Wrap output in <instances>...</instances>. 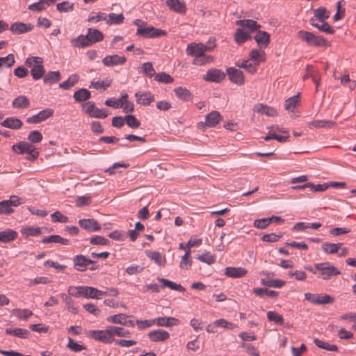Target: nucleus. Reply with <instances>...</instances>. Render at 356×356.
<instances>
[{
  "instance_id": "obj_57",
  "label": "nucleus",
  "mask_w": 356,
  "mask_h": 356,
  "mask_svg": "<svg viewBox=\"0 0 356 356\" xmlns=\"http://www.w3.org/2000/svg\"><path fill=\"white\" fill-rule=\"evenodd\" d=\"M15 63L13 54H10L5 57H0V67H10Z\"/></svg>"
},
{
  "instance_id": "obj_53",
  "label": "nucleus",
  "mask_w": 356,
  "mask_h": 356,
  "mask_svg": "<svg viewBox=\"0 0 356 356\" xmlns=\"http://www.w3.org/2000/svg\"><path fill=\"white\" fill-rule=\"evenodd\" d=\"M74 3L67 1H63L56 5V9L60 13H67L72 11L74 9Z\"/></svg>"
},
{
  "instance_id": "obj_32",
  "label": "nucleus",
  "mask_w": 356,
  "mask_h": 356,
  "mask_svg": "<svg viewBox=\"0 0 356 356\" xmlns=\"http://www.w3.org/2000/svg\"><path fill=\"white\" fill-rule=\"evenodd\" d=\"M5 332L7 334L13 335L20 339H26L30 335V332L28 330L22 328H7L6 329Z\"/></svg>"
},
{
  "instance_id": "obj_48",
  "label": "nucleus",
  "mask_w": 356,
  "mask_h": 356,
  "mask_svg": "<svg viewBox=\"0 0 356 356\" xmlns=\"http://www.w3.org/2000/svg\"><path fill=\"white\" fill-rule=\"evenodd\" d=\"M329 17L327 9L324 7H321L314 10V16L312 18H314L315 21H323L328 19Z\"/></svg>"
},
{
  "instance_id": "obj_62",
  "label": "nucleus",
  "mask_w": 356,
  "mask_h": 356,
  "mask_svg": "<svg viewBox=\"0 0 356 356\" xmlns=\"http://www.w3.org/2000/svg\"><path fill=\"white\" fill-rule=\"evenodd\" d=\"M237 65L241 68H244L248 72L253 74L257 70V65L250 63L248 60H243L241 63H238Z\"/></svg>"
},
{
  "instance_id": "obj_6",
  "label": "nucleus",
  "mask_w": 356,
  "mask_h": 356,
  "mask_svg": "<svg viewBox=\"0 0 356 356\" xmlns=\"http://www.w3.org/2000/svg\"><path fill=\"white\" fill-rule=\"evenodd\" d=\"M305 299L314 305L332 304L334 301V297L327 294H316L305 293Z\"/></svg>"
},
{
  "instance_id": "obj_64",
  "label": "nucleus",
  "mask_w": 356,
  "mask_h": 356,
  "mask_svg": "<svg viewBox=\"0 0 356 356\" xmlns=\"http://www.w3.org/2000/svg\"><path fill=\"white\" fill-rule=\"evenodd\" d=\"M197 259L202 262L207 264H212L216 261L215 257L209 252L199 255Z\"/></svg>"
},
{
  "instance_id": "obj_5",
  "label": "nucleus",
  "mask_w": 356,
  "mask_h": 356,
  "mask_svg": "<svg viewBox=\"0 0 356 356\" xmlns=\"http://www.w3.org/2000/svg\"><path fill=\"white\" fill-rule=\"evenodd\" d=\"M136 35L145 38H158L166 35L167 32L146 24L144 28L137 29Z\"/></svg>"
},
{
  "instance_id": "obj_10",
  "label": "nucleus",
  "mask_w": 356,
  "mask_h": 356,
  "mask_svg": "<svg viewBox=\"0 0 356 356\" xmlns=\"http://www.w3.org/2000/svg\"><path fill=\"white\" fill-rule=\"evenodd\" d=\"M227 74L229 80L238 86L244 83V76L242 71L234 67H229L227 69Z\"/></svg>"
},
{
  "instance_id": "obj_33",
  "label": "nucleus",
  "mask_w": 356,
  "mask_h": 356,
  "mask_svg": "<svg viewBox=\"0 0 356 356\" xmlns=\"http://www.w3.org/2000/svg\"><path fill=\"white\" fill-rule=\"evenodd\" d=\"M158 281L162 284L163 287H168L172 290H175L179 292H184L186 290L181 284H177L165 278L158 277Z\"/></svg>"
},
{
  "instance_id": "obj_61",
  "label": "nucleus",
  "mask_w": 356,
  "mask_h": 356,
  "mask_svg": "<svg viewBox=\"0 0 356 356\" xmlns=\"http://www.w3.org/2000/svg\"><path fill=\"white\" fill-rule=\"evenodd\" d=\"M125 122H126L127 124L132 129H137L140 125V122L133 115H126L125 116Z\"/></svg>"
},
{
  "instance_id": "obj_23",
  "label": "nucleus",
  "mask_w": 356,
  "mask_h": 356,
  "mask_svg": "<svg viewBox=\"0 0 356 356\" xmlns=\"http://www.w3.org/2000/svg\"><path fill=\"white\" fill-rule=\"evenodd\" d=\"M0 124L6 128L11 129H20L23 123L21 120L10 117L6 118L3 122L0 123Z\"/></svg>"
},
{
  "instance_id": "obj_16",
  "label": "nucleus",
  "mask_w": 356,
  "mask_h": 356,
  "mask_svg": "<svg viewBox=\"0 0 356 356\" xmlns=\"http://www.w3.org/2000/svg\"><path fill=\"white\" fill-rule=\"evenodd\" d=\"M135 97L136 98V102L138 104H141L143 106H148L152 102L154 101V97L150 92H137L135 94Z\"/></svg>"
},
{
  "instance_id": "obj_59",
  "label": "nucleus",
  "mask_w": 356,
  "mask_h": 356,
  "mask_svg": "<svg viewBox=\"0 0 356 356\" xmlns=\"http://www.w3.org/2000/svg\"><path fill=\"white\" fill-rule=\"evenodd\" d=\"M190 250L186 249L184 255L181 257L179 266L181 268L188 269L191 266V261L189 259Z\"/></svg>"
},
{
  "instance_id": "obj_28",
  "label": "nucleus",
  "mask_w": 356,
  "mask_h": 356,
  "mask_svg": "<svg viewBox=\"0 0 356 356\" xmlns=\"http://www.w3.org/2000/svg\"><path fill=\"white\" fill-rule=\"evenodd\" d=\"M86 261V256L83 254L76 255L72 259L74 268L80 272L86 271L87 270Z\"/></svg>"
},
{
  "instance_id": "obj_12",
  "label": "nucleus",
  "mask_w": 356,
  "mask_h": 356,
  "mask_svg": "<svg viewBox=\"0 0 356 356\" xmlns=\"http://www.w3.org/2000/svg\"><path fill=\"white\" fill-rule=\"evenodd\" d=\"M166 6L173 12L184 15L186 13V3L181 0H166Z\"/></svg>"
},
{
  "instance_id": "obj_55",
  "label": "nucleus",
  "mask_w": 356,
  "mask_h": 356,
  "mask_svg": "<svg viewBox=\"0 0 356 356\" xmlns=\"http://www.w3.org/2000/svg\"><path fill=\"white\" fill-rule=\"evenodd\" d=\"M154 80L159 83H170L173 82L174 79L165 72H161L155 74Z\"/></svg>"
},
{
  "instance_id": "obj_51",
  "label": "nucleus",
  "mask_w": 356,
  "mask_h": 356,
  "mask_svg": "<svg viewBox=\"0 0 356 356\" xmlns=\"http://www.w3.org/2000/svg\"><path fill=\"white\" fill-rule=\"evenodd\" d=\"M106 320L108 322L112 323L120 324L123 325H127L126 316L123 314L110 316L106 318Z\"/></svg>"
},
{
  "instance_id": "obj_52",
  "label": "nucleus",
  "mask_w": 356,
  "mask_h": 356,
  "mask_svg": "<svg viewBox=\"0 0 356 356\" xmlns=\"http://www.w3.org/2000/svg\"><path fill=\"white\" fill-rule=\"evenodd\" d=\"M261 284L267 286L268 287H275V288H281L285 284V282L279 280V279H275V280H261Z\"/></svg>"
},
{
  "instance_id": "obj_56",
  "label": "nucleus",
  "mask_w": 356,
  "mask_h": 356,
  "mask_svg": "<svg viewBox=\"0 0 356 356\" xmlns=\"http://www.w3.org/2000/svg\"><path fill=\"white\" fill-rule=\"evenodd\" d=\"M40 233L41 229L40 227H27L22 229V234L26 237L37 236Z\"/></svg>"
},
{
  "instance_id": "obj_25",
  "label": "nucleus",
  "mask_w": 356,
  "mask_h": 356,
  "mask_svg": "<svg viewBox=\"0 0 356 356\" xmlns=\"http://www.w3.org/2000/svg\"><path fill=\"white\" fill-rule=\"evenodd\" d=\"M251 38L250 31L238 28L234 33V41L238 44H242Z\"/></svg>"
},
{
  "instance_id": "obj_7",
  "label": "nucleus",
  "mask_w": 356,
  "mask_h": 356,
  "mask_svg": "<svg viewBox=\"0 0 356 356\" xmlns=\"http://www.w3.org/2000/svg\"><path fill=\"white\" fill-rule=\"evenodd\" d=\"M211 49L212 47H207L202 43L192 42L188 44L186 52L188 55L197 58L201 56H203L206 51H211Z\"/></svg>"
},
{
  "instance_id": "obj_9",
  "label": "nucleus",
  "mask_w": 356,
  "mask_h": 356,
  "mask_svg": "<svg viewBox=\"0 0 356 356\" xmlns=\"http://www.w3.org/2000/svg\"><path fill=\"white\" fill-rule=\"evenodd\" d=\"M225 78V74L220 69L212 68L209 70L203 76V79L208 82L219 83Z\"/></svg>"
},
{
  "instance_id": "obj_46",
  "label": "nucleus",
  "mask_w": 356,
  "mask_h": 356,
  "mask_svg": "<svg viewBox=\"0 0 356 356\" xmlns=\"http://www.w3.org/2000/svg\"><path fill=\"white\" fill-rule=\"evenodd\" d=\"M314 343L315 345L318 347L319 348L324 349L328 351H337L338 347L336 345H331L327 342H325L322 340H320L318 339H315L314 340Z\"/></svg>"
},
{
  "instance_id": "obj_22",
  "label": "nucleus",
  "mask_w": 356,
  "mask_h": 356,
  "mask_svg": "<svg viewBox=\"0 0 356 356\" xmlns=\"http://www.w3.org/2000/svg\"><path fill=\"white\" fill-rule=\"evenodd\" d=\"M87 37L90 46L92 44L100 42L104 39V34L96 29L89 28L87 31Z\"/></svg>"
},
{
  "instance_id": "obj_58",
  "label": "nucleus",
  "mask_w": 356,
  "mask_h": 356,
  "mask_svg": "<svg viewBox=\"0 0 356 356\" xmlns=\"http://www.w3.org/2000/svg\"><path fill=\"white\" fill-rule=\"evenodd\" d=\"M213 325L226 328L228 330H234V328H236L237 327L236 325H235L232 323L228 322L227 321H226L224 318L216 320L213 322Z\"/></svg>"
},
{
  "instance_id": "obj_8",
  "label": "nucleus",
  "mask_w": 356,
  "mask_h": 356,
  "mask_svg": "<svg viewBox=\"0 0 356 356\" xmlns=\"http://www.w3.org/2000/svg\"><path fill=\"white\" fill-rule=\"evenodd\" d=\"M83 108L85 112L92 118L104 119L108 115L105 110L96 107L95 104L92 102H87Z\"/></svg>"
},
{
  "instance_id": "obj_38",
  "label": "nucleus",
  "mask_w": 356,
  "mask_h": 356,
  "mask_svg": "<svg viewBox=\"0 0 356 356\" xmlns=\"http://www.w3.org/2000/svg\"><path fill=\"white\" fill-rule=\"evenodd\" d=\"M124 17L122 13L115 14L114 13L106 15V22L107 24H120L124 22Z\"/></svg>"
},
{
  "instance_id": "obj_20",
  "label": "nucleus",
  "mask_w": 356,
  "mask_h": 356,
  "mask_svg": "<svg viewBox=\"0 0 356 356\" xmlns=\"http://www.w3.org/2000/svg\"><path fill=\"white\" fill-rule=\"evenodd\" d=\"M79 224L82 228L90 232L98 231L101 229L99 224L95 219H81L79 220Z\"/></svg>"
},
{
  "instance_id": "obj_29",
  "label": "nucleus",
  "mask_w": 356,
  "mask_h": 356,
  "mask_svg": "<svg viewBox=\"0 0 356 356\" xmlns=\"http://www.w3.org/2000/svg\"><path fill=\"white\" fill-rule=\"evenodd\" d=\"M254 111L258 113L265 114L267 116L273 117L277 115V111L273 108L264 105L262 104H258L254 106Z\"/></svg>"
},
{
  "instance_id": "obj_24",
  "label": "nucleus",
  "mask_w": 356,
  "mask_h": 356,
  "mask_svg": "<svg viewBox=\"0 0 356 356\" xmlns=\"http://www.w3.org/2000/svg\"><path fill=\"white\" fill-rule=\"evenodd\" d=\"M254 38L261 49L266 48L270 42V35L266 31L257 32Z\"/></svg>"
},
{
  "instance_id": "obj_50",
  "label": "nucleus",
  "mask_w": 356,
  "mask_h": 356,
  "mask_svg": "<svg viewBox=\"0 0 356 356\" xmlns=\"http://www.w3.org/2000/svg\"><path fill=\"white\" fill-rule=\"evenodd\" d=\"M213 61V58L210 55H206L204 53L203 56L195 58L193 61V64L198 66H202L211 63Z\"/></svg>"
},
{
  "instance_id": "obj_41",
  "label": "nucleus",
  "mask_w": 356,
  "mask_h": 356,
  "mask_svg": "<svg viewBox=\"0 0 356 356\" xmlns=\"http://www.w3.org/2000/svg\"><path fill=\"white\" fill-rule=\"evenodd\" d=\"M79 80V76L76 74H72L67 80L60 83L59 87L63 90H69L73 87Z\"/></svg>"
},
{
  "instance_id": "obj_11",
  "label": "nucleus",
  "mask_w": 356,
  "mask_h": 356,
  "mask_svg": "<svg viewBox=\"0 0 356 356\" xmlns=\"http://www.w3.org/2000/svg\"><path fill=\"white\" fill-rule=\"evenodd\" d=\"M126 60L125 56L113 54L105 56L102 60V63L106 67H113L122 65L125 63Z\"/></svg>"
},
{
  "instance_id": "obj_63",
  "label": "nucleus",
  "mask_w": 356,
  "mask_h": 356,
  "mask_svg": "<svg viewBox=\"0 0 356 356\" xmlns=\"http://www.w3.org/2000/svg\"><path fill=\"white\" fill-rule=\"evenodd\" d=\"M270 223V219H269V218H261V219H257L254 221V227L257 228V229H265L266 228Z\"/></svg>"
},
{
  "instance_id": "obj_30",
  "label": "nucleus",
  "mask_w": 356,
  "mask_h": 356,
  "mask_svg": "<svg viewBox=\"0 0 356 356\" xmlns=\"http://www.w3.org/2000/svg\"><path fill=\"white\" fill-rule=\"evenodd\" d=\"M12 106L15 108H27L30 106V101L25 95H19L13 100Z\"/></svg>"
},
{
  "instance_id": "obj_31",
  "label": "nucleus",
  "mask_w": 356,
  "mask_h": 356,
  "mask_svg": "<svg viewBox=\"0 0 356 356\" xmlns=\"http://www.w3.org/2000/svg\"><path fill=\"white\" fill-rule=\"evenodd\" d=\"M17 237V233L10 229H7L4 231L0 232V242L7 243L11 242Z\"/></svg>"
},
{
  "instance_id": "obj_21",
  "label": "nucleus",
  "mask_w": 356,
  "mask_h": 356,
  "mask_svg": "<svg viewBox=\"0 0 356 356\" xmlns=\"http://www.w3.org/2000/svg\"><path fill=\"white\" fill-rule=\"evenodd\" d=\"M33 145L26 141H20L19 143L15 144L12 146V149L16 154H23L30 152L33 147Z\"/></svg>"
},
{
  "instance_id": "obj_4",
  "label": "nucleus",
  "mask_w": 356,
  "mask_h": 356,
  "mask_svg": "<svg viewBox=\"0 0 356 356\" xmlns=\"http://www.w3.org/2000/svg\"><path fill=\"white\" fill-rule=\"evenodd\" d=\"M89 335L94 340L108 344L115 341L112 336L111 325L107 326L105 330H90Z\"/></svg>"
},
{
  "instance_id": "obj_36",
  "label": "nucleus",
  "mask_w": 356,
  "mask_h": 356,
  "mask_svg": "<svg viewBox=\"0 0 356 356\" xmlns=\"http://www.w3.org/2000/svg\"><path fill=\"white\" fill-rule=\"evenodd\" d=\"M147 256L155 264L160 266H163L165 264V258L159 252L150 251L147 252Z\"/></svg>"
},
{
  "instance_id": "obj_60",
  "label": "nucleus",
  "mask_w": 356,
  "mask_h": 356,
  "mask_svg": "<svg viewBox=\"0 0 356 356\" xmlns=\"http://www.w3.org/2000/svg\"><path fill=\"white\" fill-rule=\"evenodd\" d=\"M142 71L148 77H152L156 74L155 70L151 62L143 63L142 65Z\"/></svg>"
},
{
  "instance_id": "obj_34",
  "label": "nucleus",
  "mask_w": 356,
  "mask_h": 356,
  "mask_svg": "<svg viewBox=\"0 0 356 356\" xmlns=\"http://www.w3.org/2000/svg\"><path fill=\"white\" fill-rule=\"evenodd\" d=\"M61 79L59 71H51L44 76L43 81L45 84H54Z\"/></svg>"
},
{
  "instance_id": "obj_15",
  "label": "nucleus",
  "mask_w": 356,
  "mask_h": 356,
  "mask_svg": "<svg viewBox=\"0 0 356 356\" xmlns=\"http://www.w3.org/2000/svg\"><path fill=\"white\" fill-rule=\"evenodd\" d=\"M148 337L153 342H162L170 338V333L165 330L158 329L149 332Z\"/></svg>"
},
{
  "instance_id": "obj_45",
  "label": "nucleus",
  "mask_w": 356,
  "mask_h": 356,
  "mask_svg": "<svg viewBox=\"0 0 356 356\" xmlns=\"http://www.w3.org/2000/svg\"><path fill=\"white\" fill-rule=\"evenodd\" d=\"M111 330L112 332V336L114 338L115 336H118L119 337H130V332L122 327H118V326H113L111 325Z\"/></svg>"
},
{
  "instance_id": "obj_37",
  "label": "nucleus",
  "mask_w": 356,
  "mask_h": 356,
  "mask_svg": "<svg viewBox=\"0 0 356 356\" xmlns=\"http://www.w3.org/2000/svg\"><path fill=\"white\" fill-rule=\"evenodd\" d=\"M13 316L20 320H27L33 314V312L27 309H14L11 311Z\"/></svg>"
},
{
  "instance_id": "obj_47",
  "label": "nucleus",
  "mask_w": 356,
  "mask_h": 356,
  "mask_svg": "<svg viewBox=\"0 0 356 356\" xmlns=\"http://www.w3.org/2000/svg\"><path fill=\"white\" fill-rule=\"evenodd\" d=\"M299 94L287 99L284 104V108L289 111H293L300 101Z\"/></svg>"
},
{
  "instance_id": "obj_13",
  "label": "nucleus",
  "mask_w": 356,
  "mask_h": 356,
  "mask_svg": "<svg viewBox=\"0 0 356 356\" xmlns=\"http://www.w3.org/2000/svg\"><path fill=\"white\" fill-rule=\"evenodd\" d=\"M236 24L246 31H250V35L260 29L261 26L253 19H241L236 22Z\"/></svg>"
},
{
  "instance_id": "obj_44",
  "label": "nucleus",
  "mask_w": 356,
  "mask_h": 356,
  "mask_svg": "<svg viewBox=\"0 0 356 356\" xmlns=\"http://www.w3.org/2000/svg\"><path fill=\"white\" fill-rule=\"evenodd\" d=\"M341 243H325L322 245V249L327 254H334L338 252V250L341 248Z\"/></svg>"
},
{
  "instance_id": "obj_18",
  "label": "nucleus",
  "mask_w": 356,
  "mask_h": 356,
  "mask_svg": "<svg viewBox=\"0 0 356 356\" xmlns=\"http://www.w3.org/2000/svg\"><path fill=\"white\" fill-rule=\"evenodd\" d=\"M155 325L160 327H172L179 324V321L174 317L162 316L154 318Z\"/></svg>"
},
{
  "instance_id": "obj_14",
  "label": "nucleus",
  "mask_w": 356,
  "mask_h": 356,
  "mask_svg": "<svg viewBox=\"0 0 356 356\" xmlns=\"http://www.w3.org/2000/svg\"><path fill=\"white\" fill-rule=\"evenodd\" d=\"M9 29L13 34L19 35L31 31L33 26L30 23L15 22L12 24Z\"/></svg>"
},
{
  "instance_id": "obj_2",
  "label": "nucleus",
  "mask_w": 356,
  "mask_h": 356,
  "mask_svg": "<svg viewBox=\"0 0 356 356\" xmlns=\"http://www.w3.org/2000/svg\"><path fill=\"white\" fill-rule=\"evenodd\" d=\"M298 37L305 42L309 45L316 46V47H325L327 45V40L319 35H316L315 34L305 31H299L297 33Z\"/></svg>"
},
{
  "instance_id": "obj_43",
  "label": "nucleus",
  "mask_w": 356,
  "mask_h": 356,
  "mask_svg": "<svg viewBox=\"0 0 356 356\" xmlns=\"http://www.w3.org/2000/svg\"><path fill=\"white\" fill-rule=\"evenodd\" d=\"M251 60L257 63V65L262 61L265 60L266 54L265 52L261 49H252L249 54Z\"/></svg>"
},
{
  "instance_id": "obj_42",
  "label": "nucleus",
  "mask_w": 356,
  "mask_h": 356,
  "mask_svg": "<svg viewBox=\"0 0 356 356\" xmlns=\"http://www.w3.org/2000/svg\"><path fill=\"white\" fill-rule=\"evenodd\" d=\"M42 242L43 243H60L63 245H68L69 241L66 238H62L59 235H51L47 237H44Z\"/></svg>"
},
{
  "instance_id": "obj_54",
  "label": "nucleus",
  "mask_w": 356,
  "mask_h": 356,
  "mask_svg": "<svg viewBox=\"0 0 356 356\" xmlns=\"http://www.w3.org/2000/svg\"><path fill=\"white\" fill-rule=\"evenodd\" d=\"M267 318L270 322H274L279 325L284 323V318L282 315L274 311H269L267 312Z\"/></svg>"
},
{
  "instance_id": "obj_19",
  "label": "nucleus",
  "mask_w": 356,
  "mask_h": 356,
  "mask_svg": "<svg viewBox=\"0 0 356 356\" xmlns=\"http://www.w3.org/2000/svg\"><path fill=\"white\" fill-rule=\"evenodd\" d=\"M309 22L313 26L317 28L321 32L327 34H333L334 33V29L325 20L316 22L314 18H311Z\"/></svg>"
},
{
  "instance_id": "obj_49",
  "label": "nucleus",
  "mask_w": 356,
  "mask_h": 356,
  "mask_svg": "<svg viewBox=\"0 0 356 356\" xmlns=\"http://www.w3.org/2000/svg\"><path fill=\"white\" fill-rule=\"evenodd\" d=\"M254 293L260 297L268 296L274 298L278 295V292L265 288H255L254 289Z\"/></svg>"
},
{
  "instance_id": "obj_35",
  "label": "nucleus",
  "mask_w": 356,
  "mask_h": 356,
  "mask_svg": "<svg viewBox=\"0 0 356 356\" xmlns=\"http://www.w3.org/2000/svg\"><path fill=\"white\" fill-rule=\"evenodd\" d=\"M176 96L183 101H188L192 99V94L186 88L177 87L174 89Z\"/></svg>"
},
{
  "instance_id": "obj_26",
  "label": "nucleus",
  "mask_w": 356,
  "mask_h": 356,
  "mask_svg": "<svg viewBox=\"0 0 356 356\" xmlns=\"http://www.w3.org/2000/svg\"><path fill=\"white\" fill-rule=\"evenodd\" d=\"M70 43L73 47L79 49L90 46L87 35L82 34L79 35L75 38L72 39Z\"/></svg>"
},
{
  "instance_id": "obj_17",
  "label": "nucleus",
  "mask_w": 356,
  "mask_h": 356,
  "mask_svg": "<svg viewBox=\"0 0 356 356\" xmlns=\"http://www.w3.org/2000/svg\"><path fill=\"white\" fill-rule=\"evenodd\" d=\"M248 270L242 267H227L225 269V275L232 278H240L244 277Z\"/></svg>"
},
{
  "instance_id": "obj_40",
  "label": "nucleus",
  "mask_w": 356,
  "mask_h": 356,
  "mask_svg": "<svg viewBox=\"0 0 356 356\" xmlns=\"http://www.w3.org/2000/svg\"><path fill=\"white\" fill-rule=\"evenodd\" d=\"M91 97L90 92L85 88L76 90L73 95L76 102H81L89 99Z\"/></svg>"
},
{
  "instance_id": "obj_3",
  "label": "nucleus",
  "mask_w": 356,
  "mask_h": 356,
  "mask_svg": "<svg viewBox=\"0 0 356 356\" xmlns=\"http://www.w3.org/2000/svg\"><path fill=\"white\" fill-rule=\"evenodd\" d=\"M314 267L317 270L321 271L318 277L323 280H329L332 276L341 274V272L329 262L316 264Z\"/></svg>"
},
{
  "instance_id": "obj_27",
  "label": "nucleus",
  "mask_w": 356,
  "mask_h": 356,
  "mask_svg": "<svg viewBox=\"0 0 356 356\" xmlns=\"http://www.w3.org/2000/svg\"><path fill=\"white\" fill-rule=\"evenodd\" d=\"M220 120L221 116L220 113L213 111L205 117V124L209 127H213L220 122Z\"/></svg>"
},
{
  "instance_id": "obj_39",
  "label": "nucleus",
  "mask_w": 356,
  "mask_h": 356,
  "mask_svg": "<svg viewBox=\"0 0 356 356\" xmlns=\"http://www.w3.org/2000/svg\"><path fill=\"white\" fill-rule=\"evenodd\" d=\"M111 83L112 81L109 79H106L104 81L98 80L97 81H92L89 85V88L105 90L111 86Z\"/></svg>"
},
{
  "instance_id": "obj_1",
  "label": "nucleus",
  "mask_w": 356,
  "mask_h": 356,
  "mask_svg": "<svg viewBox=\"0 0 356 356\" xmlns=\"http://www.w3.org/2000/svg\"><path fill=\"white\" fill-rule=\"evenodd\" d=\"M43 62V58L39 56H31L26 59L25 64L31 68V74L34 80L44 77L45 70Z\"/></svg>"
}]
</instances>
